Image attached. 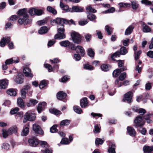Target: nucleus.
<instances>
[{
  "label": "nucleus",
  "instance_id": "obj_1",
  "mask_svg": "<svg viewBox=\"0 0 153 153\" xmlns=\"http://www.w3.org/2000/svg\"><path fill=\"white\" fill-rule=\"evenodd\" d=\"M58 33L56 34L54 37L55 39H62L65 38V35L64 33L65 29L62 25L58 27Z\"/></svg>",
  "mask_w": 153,
  "mask_h": 153
},
{
  "label": "nucleus",
  "instance_id": "obj_2",
  "mask_svg": "<svg viewBox=\"0 0 153 153\" xmlns=\"http://www.w3.org/2000/svg\"><path fill=\"white\" fill-rule=\"evenodd\" d=\"M10 42V37H7L3 38L0 42V45L1 47H3L5 45L6 43H9L8 46L10 49H12L14 48L12 42L9 43Z\"/></svg>",
  "mask_w": 153,
  "mask_h": 153
},
{
  "label": "nucleus",
  "instance_id": "obj_3",
  "mask_svg": "<svg viewBox=\"0 0 153 153\" xmlns=\"http://www.w3.org/2000/svg\"><path fill=\"white\" fill-rule=\"evenodd\" d=\"M71 37L73 42L75 43L79 44L81 42V36L78 33L73 31L71 33Z\"/></svg>",
  "mask_w": 153,
  "mask_h": 153
},
{
  "label": "nucleus",
  "instance_id": "obj_4",
  "mask_svg": "<svg viewBox=\"0 0 153 153\" xmlns=\"http://www.w3.org/2000/svg\"><path fill=\"white\" fill-rule=\"evenodd\" d=\"M134 122L136 124L135 126L136 128L141 127L144 125L145 123L142 117L140 116H138L136 118Z\"/></svg>",
  "mask_w": 153,
  "mask_h": 153
},
{
  "label": "nucleus",
  "instance_id": "obj_5",
  "mask_svg": "<svg viewBox=\"0 0 153 153\" xmlns=\"http://www.w3.org/2000/svg\"><path fill=\"white\" fill-rule=\"evenodd\" d=\"M133 94L131 91H129L124 96V98L123 100V102H127L128 103H130L132 101V97Z\"/></svg>",
  "mask_w": 153,
  "mask_h": 153
},
{
  "label": "nucleus",
  "instance_id": "obj_6",
  "mask_svg": "<svg viewBox=\"0 0 153 153\" xmlns=\"http://www.w3.org/2000/svg\"><path fill=\"white\" fill-rule=\"evenodd\" d=\"M30 145L33 147H36L39 144V141L37 138L35 137H32L28 140Z\"/></svg>",
  "mask_w": 153,
  "mask_h": 153
},
{
  "label": "nucleus",
  "instance_id": "obj_7",
  "mask_svg": "<svg viewBox=\"0 0 153 153\" xmlns=\"http://www.w3.org/2000/svg\"><path fill=\"white\" fill-rule=\"evenodd\" d=\"M33 129L35 132L38 134H42L43 131L42 130L40 126L37 124H34L33 125Z\"/></svg>",
  "mask_w": 153,
  "mask_h": 153
},
{
  "label": "nucleus",
  "instance_id": "obj_8",
  "mask_svg": "<svg viewBox=\"0 0 153 153\" xmlns=\"http://www.w3.org/2000/svg\"><path fill=\"white\" fill-rule=\"evenodd\" d=\"M66 96V94L63 91L59 92L56 95L57 99L59 100H62L65 99Z\"/></svg>",
  "mask_w": 153,
  "mask_h": 153
},
{
  "label": "nucleus",
  "instance_id": "obj_9",
  "mask_svg": "<svg viewBox=\"0 0 153 153\" xmlns=\"http://www.w3.org/2000/svg\"><path fill=\"white\" fill-rule=\"evenodd\" d=\"M23 72L25 75L27 77L32 78L33 76L31 73V70L28 68H25L23 69Z\"/></svg>",
  "mask_w": 153,
  "mask_h": 153
},
{
  "label": "nucleus",
  "instance_id": "obj_10",
  "mask_svg": "<svg viewBox=\"0 0 153 153\" xmlns=\"http://www.w3.org/2000/svg\"><path fill=\"white\" fill-rule=\"evenodd\" d=\"M24 76L21 74L19 73L18 77L14 79V81L17 83L21 84L23 82Z\"/></svg>",
  "mask_w": 153,
  "mask_h": 153
},
{
  "label": "nucleus",
  "instance_id": "obj_11",
  "mask_svg": "<svg viewBox=\"0 0 153 153\" xmlns=\"http://www.w3.org/2000/svg\"><path fill=\"white\" fill-rule=\"evenodd\" d=\"M28 16L20 17L18 20V22L20 25L23 24L27 25L28 23Z\"/></svg>",
  "mask_w": 153,
  "mask_h": 153
},
{
  "label": "nucleus",
  "instance_id": "obj_12",
  "mask_svg": "<svg viewBox=\"0 0 153 153\" xmlns=\"http://www.w3.org/2000/svg\"><path fill=\"white\" fill-rule=\"evenodd\" d=\"M144 153H153V146H145L143 147Z\"/></svg>",
  "mask_w": 153,
  "mask_h": 153
},
{
  "label": "nucleus",
  "instance_id": "obj_13",
  "mask_svg": "<svg viewBox=\"0 0 153 153\" xmlns=\"http://www.w3.org/2000/svg\"><path fill=\"white\" fill-rule=\"evenodd\" d=\"M76 51L77 53H80L82 56H84L85 54V50L83 48L80 46L76 47Z\"/></svg>",
  "mask_w": 153,
  "mask_h": 153
},
{
  "label": "nucleus",
  "instance_id": "obj_14",
  "mask_svg": "<svg viewBox=\"0 0 153 153\" xmlns=\"http://www.w3.org/2000/svg\"><path fill=\"white\" fill-rule=\"evenodd\" d=\"M8 81L6 79H3L0 81V89H5L8 85Z\"/></svg>",
  "mask_w": 153,
  "mask_h": 153
},
{
  "label": "nucleus",
  "instance_id": "obj_15",
  "mask_svg": "<svg viewBox=\"0 0 153 153\" xmlns=\"http://www.w3.org/2000/svg\"><path fill=\"white\" fill-rule=\"evenodd\" d=\"M29 124H27L26 126H24L22 132L21 134L22 136H26L28 134L29 132Z\"/></svg>",
  "mask_w": 153,
  "mask_h": 153
},
{
  "label": "nucleus",
  "instance_id": "obj_16",
  "mask_svg": "<svg viewBox=\"0 0 153 153\" xmlns=\"http://www.w3.org/2000/svg\"><path fill=\"white\" fill-rule=\"evenodd\" d=\"M19 62V59L18 58H17L16 59H15V58H13L7 59L5 61V63L6 64L10 65L12 64L13 62L17 63Z\"/></svg>",
  "mask_w": 153,
  "mask_h": 153
},
{
  "label": "nucleus",
  "instance_id": "obj_17",
  "mask_svg": "<svg viewBox=\"0 0 153 153\" xmlns=\"http://www.w3.org/2000/svg\"><path fill=\"white\" fill-rule=\"evenodd\" d=\"M56 24H62V22L63 24H66L68 23V22L67 19L59 18H57L55 19Z\"/></svg>",
  "mask_w": 153,
  "mask_h": 153
},
{
  "label": "nucleus",
  "instance_id": "obj_18",
  "mask_svg": "<svg viewBox=\"0 0 153 153\" xmlns=\"http://www.w3.org/2000/svg\"><path fill=\"white\" fill-rule=\"evenodd\" d=\"M17 14L19 16H22L23 17L28 16L27 14V9L26 8L20 10L18 12Z\"/></svg>",
  "mask_w": 153,
  "mask_h": 153
},
{
  "label": "nucleus",
  "instance_id": "obj_19",
  "mask_svg": "<svg viewBox=\"0 0 153 153\" xmlns=\"http://www.w3.org/2000/svg\"><path fill=\"white\" fill-rule=\"evenodd\" d=\"M126 70V68H122L121 69H117L114 70L113 73V76L114 77L118 76L122 71Z\"/></svg>",
  "mask_w": 153,
  "mask_h": 153
},
{
  "label": "nucleus",
  "instance_id": "obj_20",
  "mask_svg": "<svg viewBox=\"0 0 153 153\" xmlns=\"http://www.w3.org/2000/svg\"><path fill=\"white\" fill-rule=\"evenodd\" d=\"M46 103L45 102H43L41 103H39L37 107V109L39 113H40L45 108Z\"/></svg>",
  "mask_w": 153,
  "mask_h": 153
},
{
  "label": "nucleus",
  "instance_id": "obj_21",
  "mask_svg": "<svg viewBox=\"0 0 153 153\" xmlns=\"http://www.w3.org/2000/svg\"><path fill=\"white\" fill-rule=\"evenodd\" d=\"M141 24L142 26L143 31L145 33H148L151 31L150 28L147 26L144 22H142Z\"/></svg>",
  "mask_w": 153,
  "mask_h": 153
},
{
  "label": "nucleus",
  "instance_id": "obj_22",
  "mask_svg": "<svg viewBox=\"0 0 153 153\" xmlns=\"http://www.w3.org/2000/svg\"><path fill=\"white\" fill-rule=\"evenodd\" d=\"M127 131L129 135L131 136H134L136 135V132L134 129L131 127H128Z\"/></svg>",
  "mask_w": 153,
  "mask_h": 153
},
{
  "label": "nucleus",
  "instance_id": "obj_23",
  "mask_svg": "<svg viewBox=\"0 0 153 153\" xmlns=\"http://www.w3.org/2000/svg\"><path fill=\"white\" fill-rule=\"evenodd\" d=\"M38 101L33 99L30 100L29 101L26 103V105L28 107L33 106L36 105Z\"/></svg>",
  "mask_w": 153,
  "mask_h": 153
},
{
  "label": "nucleus",
  "instance_id": "obj_24",
  "mask_svg": "<svg viewBox=\"0 0 153 153\" xmlns=\"http://www.w3.org/2000/svg\"><path fill=\"white\" fill-rule=\"evenodd\" d=\"M131 5L132 8L134 10H136L139 8V4L137 1H131Z\"/></svg>",
  "mask_w": 153,
  "mask_h": 153
},
{
  "label": "nucleus",
  "instance_id": "obj_25",
  "mask_svg": "<svg viewBox=\"0 0 153 153\" xmlns=\"http://www.w3.org/2000/svg\"><path fill=\"white\" fill-rule=\"evenodd\" d=\"M17 104L19 106L22 108H25V103L23 100L21 98H19L17 99Z\"/></svg>",
  "mask_w": 153,
  "mask_h": 153
},
{
  "label": "nucleus",
  "instance_id": "obj_26",
  "mask_svg": "<svg viewBox=\"0 0 153 153\" xmlns=\"http://www.w3.org/2000/svg\"><path fill=\"white\" fill-rule=\"evenodd\" d=\"M133 28L134 27L133 26H130L126 29L125 31V35L128 36L131 34L133 31Z\"/></svg>",
  "mask_w": 153,
  "mask_h": 153
},
{
  "label": "nucleus",
  "instance_id": "obj_27",
  "mask_svg": "<svg viewBox=\"0 0 153 153\" xmlns=\"http://www.w3.org/2000/svg\"><path fill=\"white\" fill-rule=\"evenodd\" d=\"M109 146V148L108 150V152L109 153H115V145L114 144L110 143Z\"/></svg>",
  "mask_w": 153,
  "mask_h": 153
},
{
  "label": "nucleus",
  "instance_id": "obj_28",
  "mask_svg": "<svg viewBox=\"0 0 153 153\" xmlns=\"http://www.w3.org/2000/svg\"><path fill=\"white\" fill-rule=\"evenodd\" d=\"M72 12H80L83 11V9L78 6H74L72 7Z\"/></svg>",
  "mask_w": 153,
  "mask_h": 153
},
{
  "label": "nucleus",
  "instance_id": "obj_29",
  "mask_svg": "<svg viewBox=\"0 0 153 153\" xmlns=\"http://www.w3.org/2000/svg\"><path fill=\"white\" fill-rule=\"evenodd\" d=\"M87 99L86 98H84L83 100H81L80 105L82 108H85L87 106Z\"/></svg>",
  "mask_w": 153,
  "mask_h": 153
},
{
  "label": "nucleus",
  "instance_id": "obj_30",
  "mask_svg": "<svg viewBox=\"0 0 153 153\" xmlns=\"http://www.w3.org/2000/svg\"><path fill=\"white\" fill-rule=\"evenodd\" d=\"M48 31V29L46 27H42L40 28L39 33L40 34H45Z\"/></svg>",
  "mask_w": 153,
  "mask_h": 153
},
{
  "label": "nucleus",
  "instance_id": "obj_31",
  "mask_svg": "<svg viewBox=\"0 0 153 153\" xmlns=\"http://www.w3.org/2000/svg\"><path fill=\"white\" fill-rule=\"evenodd\" d=\"M7 93L10 96H16V93L15 91L13 89H10L7 91Z\"/></svg>",
  "mask_w": 153,
  "mask_h": 153
},
{
  "label": "nucleus",
  "instance_id": "obj_32",
  "mask_svg": "<svg viewBox=\"0 0 153 153\" xmlns=\"http://www.w3.org/2000/svg\"><path fill=\"white\" fill-rule=\"evenodd\" d=\"M47 10L48 12L54 15H55L57 13V11L56 10L51 6H48L47 7Z\"/></svg>",
  "mask_w": 153,
  "mask_h": 153
},
{
  "label": "nucleus",
  "instance_id": "obj_33",
  "mask_svg": "<svg viewBox=\"0 0 153 153\" xmlns=\"http://www.w3.org/2000/svg\"><path fill=\"white\" fill-rule=\"evenodd\" d=\"M133 110L136 112L138 113V114L141 115H143L146 112V110L142 108H140L139 109H133Z\"/></svg>",
  "mask_w": 153,
  "mask_h": 153
},
{
  "label": "nucleus",
  "instance_id": "obj_34",
  "mask_svg": "<svg viewBox=\"0 0 153 153\" xmlns=\"http://www.w3.org/2000/svg\"><path fill=\"white\" fill-rule=\"evenodd\" d=\"M11 134L16 133L17 131V127L16 126H13L8 129Z\"/></svg>",
  "mask_w": 153,
  "mask_h": 153
},
{
  "label": "nucleus",
  "instance_id": "obj_35",
  "mask_svg": "<svg viewBox=\"0 0 153 153\" xmlns=\"http://www.w3.org/2000/svg\"><path fill=\"white\" fill-rule=\"evenodd\" d=\"M59 43L61 46L64 47H67L70 45V42L68 40L62 41Z\"/></svg>",
  "mask_w": 153,
  "mask_h": 153
},
{
  "label": "nucleus",
  "instance_id": "obj_36",
  "mask_svg": "<svg viewBox=\"0 0 153 153\" xmlns=\"http://www.w3.org/2000/svg\"><path fill=\"white\" fill-rule=\"evenodd\" d=\"M28 113H26L24 117V120H23V122L24 123H26L27 121H32L33 119L32 118H29L28 117Z\"/></svg>",
  "mask_w": 153,
  "mask_h": 153
},
{
  "label": "nucleus",
  "instance_id": "obj_37",
  "mask_svg": "<svg viewBox=\"0 0 153 153\" xmlns=\"http://www.w3.org/2000/svg\"><path fill=\"white\" fill-rule=\"evenodd\" d=\"M74 110L75 112L78 114H81L82 112V110L78 106H75L74 107Z\"/></svg>",
  "mask_w": 153,
  "mask_h": 153
},
{
  "label": "nucleus",
  "instance_id": "obj_38",
  "mask_svg": "<svg viewBox=\"0 0 153 153\" xmlns=\"http://www.w3.org/2000/svg\"><path fill=\"white\" fill-rule=\"evenodd\" d=\"M26 113H28V117H29L33 119L32 120V121L35 120L36 117V115L35 114L33 113L32 111H28Z\"/></svg>",
  "mask_w": 153,
  "mask_h": 153
},
{
  "label": "nucleus",
  "instance_id": "obj_39",
  "mask_svg": "<svg viewBox=\"0 0 153 153\" xmlns=\"http://www.w3.org/2000/svg\"><path fill=\"white\" fill-rule=\"evenodd\" d=\"M49 111L51 113L55 114L56 115L60 114L61 113V112L60 111L55 108L51 109H50Z\"/></svg>",
  "mask_w": 153,
  "mask_h": 153
},
{
  "label": "nucleus",
  "instance_id": "obj_40",
  "mask_svg": "<svg viewBox=\"0 0 153 153\" xmlns=\"http://www.w3.org/2000/svg\"><path fill=\"white\" fill-rule=\"evenodd\" d=\"M2 134L3 137L4 138H6L8 135H11L10 132H9V130H3L2 131Z\"/></svg>",
  "mask_w": 153,
  "mask_h": 153
},
{
  "label": "nucleus",
  "instance_id": "obj_41",
  "mask_svg": "<svg viewBox=\"0 0 153 153\" xmlns=\"http://www.w3.org/2000/svg\"><path fill=\"white\" fill-rule=\"evenodd\" d=\"M70 120H65L62 121L60 123V124L62 126H67L70 124Z\"/></svg>",
  "mask_w": 153,
  "mask_h": 153
},
{
  "label": "nucleus",
  "instance_id": "obj_42",
  "mask_svg": "<svg viewBox=\"0 0 153 153\" xmlns=\"http://www.w3.org/2000/svg\"><path fill=\"white\" fill-rule=\"evenodd\" d=\"M88 54L90 57H93L94 55V50L91 48H89L88 51Z\"/></svg>",
  "mask_w": 153,
  "mask_h": 153
},
{
  "label": "nucleus",
  "instance_id": "obj_43",
  "mask_svg": "<svg viewBox=\"0 0 153 153\" xmlns=\"http://www.w3.org/2000/svg\"><path fill=\"white\" fill-rule=\"evenodd\" d=\"M120 52L121 55H125L128 53V51L126 47H123L120 48Z\"/></svg>",
  "mask_w": 153,
  "mask_h": 153
},
{
  "label": "nucleus",
  "instance_id": "obj_44",
  "mask_svg": "<svg viewBox=\"0 0 153 153\" xmlns=\"http://www.w3.org/2000/svg\"><path fill=\"white\" fill-rule=\"evenodd\" d=\"M113 28L108 25H106L105 26V30L106 31L108 34L110 35L111 34L113 31Z\"/></svg>",
  "mask_w": 153,
  "mask_h": 153
},
{
  "label": "nucleus",
  "instance_id": "obj_45",
  "mask_svg": "<svg viewBox=\"0 0 153 153\" xmlns=\"http://www.w3.org/2000/svg\"><path fill=\"white\" fill-rule=\"evenodd\" d=\"M47 85L46 81L43 80L41 81L39 85V87L40 89L46 86Z\"/></svg>",
  "mask_w": 153,
  "mask_h": 153
},
{
  "label": "nucleus",
  "instance_id": "obj_46",
  "mask_svg": "<svg viewBox=\"0 0 153 153\" xmlns=\"http://www.w3.org/2000/svg\"><path fill=\"white\" fill-rule=\"evenodd\" d=\"M86 10L88 12L95 13L96 12V10L93 8L91 5H89L86 7Z\"/></svg>",
  "mask_w": 153,
  "mask_h": 153
},
{
  "label": "nucleus",
  "instance_id": "obj_47",
  "mask_svg": "<svg viewBox=\"0 0 153 153\" xmlns=\"http://www.w3.org/2000/svg\"><path fill=\"white\" fill-rule=\"evenodd\" d=\"M104 141L101 139L100 138H97L95 141L96 145H102Z\"/></svg>",
  "mask_w": 153,
  "mask_h": 153
},
{
  "label": "nucleus",
  "instance_id": "obj_48",
  "mask_svg": "<svg viewBox=\"0 0 153 153\" xmlns=\"http://www.w3.org/2000/svg\"><path fill=\"white\" fill-rule=\"evenodd\" d=\"M141 2L142 4L147 5H150L153 4V2H152L148 0H142Z\"/></svg>",
  "mask_w": 153,
  "mask_h": 153
},
{
  "label": "nucleus",
  "instance_id": "obj_49",
  "mask_svg": "<svg viewBox=\"0 0 153 153\" xmlns=\"http://www.w3.org/2000/svg\"><path fill=\"white\" fill-rule=\"evenodd\" d=\"M1 147L4 150H8L10 147V146L8 143H4L3 144Z\"/></svg>",
  "mask_w": 153,
  "mask_h": 153
},
{
  "label": "nucleus",
  "instance_id": "obj_50",
  "mask_svg": "<svg viewBox=\"0 0 153 153\" xmlns=\"http://www.w3.org/2000/svg\"><path fill=\"white\" fill-rule=\"evenodd\" d=\"M35 15L38 16H40L42 15L43 13V11L41 9L36 8Z\"/></svg>",
  "mask_w": 153,
  "mask_h": 153
},
{
  "label": "nucleus",
  "instance_id": "obj_51",
  "mask_svg": "<svg viewBox=\"0 0 153 153\" xmlns=\"http://www.w3.org/2000/svg\"><path fill=\"white\" fill-rule=\"evenodd\" d=\"M57 125H53L50 129V132L52 133H54L57 131V129L56 128Z\"/></svg>",
  "mask_w": 153,
  "mask_h": 153
},
{
  "label": "nucleus",
  "instance_id": "obj_52",
  "mask_svg": "<svg viewBox=\"0 0 153 153\" xmlns=\"http://www.w3.org/2000/svg\"><path fill=\"white\" fill-rule=\"evenodd\" d=\"M84 68L85 69L89 70H93L94 69L93 67L92 66L88 64L84 65Z\"/></svg>",
  "mask_w": 153,
  "mask_h": 153
},
{
  "label": "nucleus",
  "instance_id": "obj_53",
  "mask_svg": "<svg viewBox=\"0 0 153 153\" xmlns=\"http://www.w3.org/2000/svg\"><path fill=\"white\" fill-rule=\"evenodd\" d=\"M39 143L43 147L47 148L48 147V145L45 141H40L39 142Z\"/></svg>",
  "mask_w": 153,
  "mask_h": 153
},
{
  "label": "nucleus",
  "instance_id": "obj_54",
  "mask_svg": "<svg viewBox=\"0 0 153 153\" xmlns=\"http://www.w3.org/2000/svg\"><path fill=\"white\" fill-rule=\"evenodd\" d=\"M150 115L151 114H148L144 117V119L146 121V122L148 123H151L152 122V121L149 119Z\"/></svg>",
  "mask_w": 153,
  "mask_h": 153
},
{
  "label": "nucleus",
  "instance_id": "obj_55",
  "mask_svg": "<svg viewBox=\"0 0 153 153\" xmlns=\"http://www.w3.org/2000/svg\"><path fill=\"white\" fill-rule=\"evenodd\" d=\"M120 54V52L119 51L116 52L111 56V58L114 60H115V58L119 57Z\"/></svg>",
  "mask_w": 153,
  "mask_h": 153
},
{
  "label": "nucleus",
  "instance_id": "obj_56",
  "mask_svg": "<svg viewBox=\"0 0 153 153\" xmlns=\"http://www.w3.org/2000/svg\"><path fill=\"white\" fill-rule=\"evenodd\" d=\"M87 16L88 18L90 21H93L96 18V16L92 14H89Z\"/></svg>",
  "mask_w": 153,
  "mask_h": 153
},
{
  "label": "nucleus",
  "instance_id": "obj_57",
  "mask_svg": "<svg viewBox=\"0 0 153 153\" xmlns=\"http://www.w3.org/2000/svg\"><path fill=\"white\" fill-rule=\"evenodd\" d=\"M102 70L104 71H107L109 70V68L108 66L105 64H103L101 67Z\"/></svg>",
  "mask_w": 153,
  "mask_h": 153
},
{
  "label": "nucleus",
  "instance_id": "obj_58",
  "mask_svg": "<svg viewBox=\"0 0 153 153\" xmlns=\"http://www.w3.org/2000/svg\"><path fill=\"white\" fill-rule=\"evenodd\" d=\"M36 8H32L30 9L29 13L30 15L31 16H34L35 15Z\"/></svg>",
  "mask_w": 153,
  "mask_h": 153
},
{
  "label": "nucleus",
  "instance_id": "obj_59",
  "mask_svg": "<svg viewBox=\"0 0 153 153\" xmlns=\"http://www.w3.org/2000/svg\"><path fill=\"white\" fill-rule=\"evenodd\" d=\"M70 143L68 139L65 138L62 139L60 142L61 144H67L69 143Z\"/></svg>",
  "mask_w": 153,
  "mask_h": 153
},
{
  "label": "nucleus",
  "instance_id": "obj_60",
  "mask_svg": "<svg viewBox=\"0 0 153 153\" xmlns=\"http://www.w3.org/2000/svg\"><path fill=\"white\" fill-rule=\"evenodd\" d=\"M19 110V108L18 107H16L12 109L10 111V113L11 114H16Z\"/></svg>",
  "mask_w": 153,
  "mask_h": 153
},
{
  "label": "nucleus",
  "instance_id": "obj_61",
  "mask_svg": "<svg viewBox=\"0 0 153 153\" xmlns=\"http://www.w3.org/2000/svg\"><path fill=\"white\" fill-rule=\"evenodd\" d=\"M100 131V128L99 127L97 124L94 126V132L95 133H97L99 132Z\"/></svg>",
  "mask_w": 153,
  "mask_h": 153
},
{
  "label": "nucleus",
  "instance_id": "obj_62",
  "mask_svg": "<svg viewBox=\"0 0 153 153\" xmlns=\"http://www.w3.org/2000/svg\"><path fill=\"white\" fill-rule=\"evenodd\" d=\"M119 4L120 7H129L130 6V4L129 3H121Z\"/></svg>",
  "mask_w": 153,
  "mask_h": 153
},
{
  "label": "nucleus",
  "instance_id": "obj_63",
  "mask_svg": "<svg viewBox=\"0 0 153 153\" xmlns=\"http://www.w3.org/2000/svg\"><path fill=\"white\" fill-rule=\"evenodd\" d=\"M45 68H48V71L49 72H51L53 71V68L50 65L46 64L45 65Z\"/></svg>",
  "mask_w": 153,
  "mask_h": 153
},
{
  "label": "nucleus",
  "instance_id": "obj_64",
  "mask_svg": "<svg viewBox=\"0 0 153 153\" xmlns=\"http://www.w3.org/2000/svg\"><path fill=\"white\" fill-rule=\"evenodd\" d=\"M126 73L125 72H123L121 74L119 77V79L120 80L123 81V80L126 77Z\"/></svg>",
  "mask_w": 153,
  "mask_h": 153
}]
</instances>
